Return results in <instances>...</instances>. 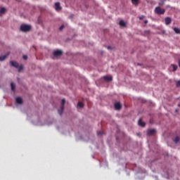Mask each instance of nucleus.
<instances>
[{
    "label": "nucleus",
    "mask_w": 180,
    "mask_h": 180,
    "mask_svg": "<svg viewBox=\"0 0 180 180\" xmlns=\"http://www.w3.org/2000/svg\"><path fill=\"white\" fill-rule=\"evenodd\" d=\"M32 30V26L26 24H22L20 26L21 32H30Z\"/></svg>",
    "instance_id": "1"
},
{
    "label": "nucleus",
    "mask_w": 180,
    "mask_h": 180,
    "mask_svg": "<svg viewBox=\"0 0 180 180\" xmlns=\"http://www.w3.org/2000/svg\"><path fill=\"white\" fill-rule=\"evenodd\" d=\"M154 12L157 15H164V13H165V8H162L160 6H158L155 8Z\"/></svg>",
    "instance_id": "2"
},
{
    "label": "nucleus",
    "mask_w": 180,
    "mask_h": 180,
    "mask_svg": "<svg viewBox=\"0 0 180 180\" xmlns=\"http://www.w3.org/2000/svg\"><path fill=\"white\" fill-rule=\"evenodd\" d=\"M11 64L13 67H15V68H18L19 72L23 70V65H19V63H18L16 61H11Z\"/></svg>",
    "instance_id": "3"
},
{
    "label": "nucleus",
    "mask_w": 180,
    "mask_h": 180,
    "mask_svg": "<svg viewBox=\"0 0 180 180\" xmlns=\"http://www.w3.org/2000/svg\"><path fill=\"white\" fill-rule=\"evenodd\" d=\"M64 105H65V98H63L60 103V109L58 110V113L61 116L64 112Z\"/></svg>",
    "instance_id": "4"
},
{
    "label": "nucleus",
    "mask_w": 180,
    "mask_h": 180,
    "mask_svg": "<svg viewBox=\"0 0 180 180\" xmlns=\"http://www.w3.org/2000/svg\"><path fill=\"white\" fill-rule=\"evenodd\" d=\"M169 71L174 72L178 70V65L175 64H172L169 68Z\"/></svg>",
    "instance_id": "5"
},
{
    "label": "nucleus",
    "mask_w": 180,
    "mask_h": 180,
    "mask_svg": "<svg viewBox=\"0 0 180 180\" xmlns=\"http://www.w3.org/2000/svg\"><path fill=\"white\" fill-rule=\"evenodd\" d=\"M53 56L55 57H59V56H63V51L61 50H57L55 52H53Z\"/></svg>",
    "instance_id": "6"
},
{
    "label": "nucleus",
    "mask_w": 180,
    "mask_h": 180,
    "mask_svg": "<svg viewBox=\"0 0 180 180\" xmlns=\"http://www.w3.org/2000/svg\"><path fill=\"white\" fill-rule=\"evenodd\" d=\"M157 133V131L155 129H148L147 131L148 136H154Z\"/></svg>",
    "instance_id": "7"
},
{
    "label": "nucleus",
    "mask_w": 180,
    "mask_h": 180,
    "mask_svg": "<svg viewBox=\"0 0 180 180\" xmlns=\"http://www.w3.org/2000/svg\"><path fill=\"white\" fill-rule=\"evenodd\" d=\"M55 9L56 11H61V9H63L61 6L60 5V2H56L55 4Z\"/></svg>",
    "instance_id": "8"
},
{
    "label": "nucleus",
    "mask_w": 180,
    "mask_h": 180,
    "mask_svg": "<svg viewBox=\"0 0 180 180\" xmlns=\"http://www.w3.org/2000/svg\"><path fill=\"white\" fill-rule=\"evenodd\" d=\"M165 25L168 26V25H171V22H172V20L169 17H167L165 19Z\"/></svg>",
    "instance_id": "9"
},
{
    "label": "nucleus",
    "mask_w": 180,
    "mask_h": 180,
    "mask_svg": "<svg viewBox=\"0 0 180 180\" xmlns=\"http://www.w3.org/2000/svg\"><path fill=\"white\" fill-rule=\"evenodd\" d=\"M16 103H18L19 105H22L23 103V99L20 97H17L15 98Z\"/></svg>",
    "instance_id": "10"
},
{
    "label": "nucleus",
    "mask_w": 180,
    "mask_h": 180,
    "mask_svg": "<svg viewBox=\"0 0 180 180\" xmlns=\"http://www.w3.org/2000/svg\"><path fill=\"white\" fill-rule=\"evenodd\" d=\"M115 108L116 109V110H120V109H122V104L120 103H116L115 104Z\"/></svg>",
    "instance_id": "11"
},
{
    "label": "nucleus",
    "mask_w": 180,
    "mask_h": 180,
    "mask_svg": "<svg viewBox=\"0 0 180 180\" xmlns=\"http://www.w3.org/2000/svg\"><path fill=\"white\" fill-rule=\"evenodd\" d=\"M11 91L15 92V91L16 89V84H15L14 83H11Z\"/></svg>",
    "instance_id": "12"
},
{
    "label": "nucleus",
    "mask_w": 180,
    "mask_h": 180,
    "mask_svg": "<svg viewBox=\"0 0 180 180\" xmlns=\"http://www.w3.org/2000/svg\"><path fill=\"white\" fill-rule=\"evenodd\" d=\"M139 126H141V127H144V126H146V122H143L141 120H139Z\"/></svg>",
    "instance_id": "13"
},
{
    "label": "nucleus",
    "mask_w": 180,
    "mask_h": 180,
    "mask_svg": "<svg viewBox=\"0 0 180 180\" xmlns=\"http://www.w3.org/2000/svg\"><path fill=\"white\" fill-rule=\"evenodd\" d=\"M5 12H6V8H1L0 9V16H1V15H4V13H5Z\"/></svg>",
    "instance_id": "14"
},
{
    "label": "nucleus",
    "mask_w": 180,
    "mask_h": 180,
    "mask_svg": "<svg viewBox=\"0 0 180 180\" xmlns=\"http://www.w3.org/2000/svg\"><path fill=\"white\" fill-rule=\"evenodd\" d=\"M8 56H9V53H8V55L0 56V61H4L6 58V57H8Z\"/></svg>",
    "instance_id": "15"
},
{
    "label": "nucleus",
    "mask_w": 180,
    "mask_h": 180,
    "mask_svg": "<svg viewBox=\"0 0 180 180\" xmlns=\"http://www.w3.org/2000/svg\"><path fill=\"white\" fill-rule=\"evenodd\" d=\"M103 79L105 81H112V77H109V76H104L103 77Z\"/></svg>",
    "instance_id": "16"
},
{
    "label": "nucleus",
    "mask_w": 180,
    "mask_h": 180,
    "mask_svg": "<svg viewBox=\"0 0 180 180\" xmlns=\"http://www.w3.org/2000/svg\"><path fill=\"white\" fill-rule=\"evenodd\" d=\"M120 26H122L123 27L126 26V22H124V20H122L120 21Z\"/></svg>",
    "instance_id": "17"
},
{
    "label": "nucleus",
    "mask_w": 180,
    "mask_h": 180,
    "mask_svg": "<svg viewBox=\"0 0 180 180\" xmlns=\"http://www.w3.org/2000/svg\"><path fill=\"white\" fill-rule=\"evenodd\" d=\"M174 31L175 32V33H176V34H180V29L179 28L174 27Z\"/></svg>",
    "instance_id": "18"
},
{
    "label": "nucleus",
    "mask_w": 180,
    "mask_h": 180,
    "mask_svg": "<svg viewBox=\"0 0 180 180\" xmlns=\"http://www.w3.org/2000/svg\"><path fill=\"white\" fill-rule=\"evenodd\" d=\"M174 142L176 144L179 142V137L176 136L174 139Z\"/></svg>",
    "instance_id": "19"
},
{
    "label": "nucleus",
    "mask_w": 180,
    "mask_h": 180,
    "mask_svg": "<svg viewBox=\"0 0 180 180\" xmlns=\"http://www.w3.org/2000/svg\"><path fill=\"white\" fill-rule=\"evenodd\" d=\"M133 5H137L139 4V0H131Z\"/></svg>",
    "instance_id": "20"
},
{
    "label": "nucleus",
    "mask_w": 180,
    "mask_h": 180,
    "mask_svg": "<svg viewBox=\"0 0 180 180\" xmlns=\"http://www.w3.org/2000/svg\"><path fill=\"white\" fill-rule=\"evenodd\" d=\"M77 106H79V108H84V103L79 102Z\"/></svg>",
    "instance_id": "21"
},
{
    "label": "nucleus",
    "mask_w": 180,
    "mask_h": 180,
    "mask_svg": "<svg viewBox=\"0 0 180 180\" xmlns=\"http://www.w3.org/2000/svg\"><path fill=\"white\" fill-rule=\"evenodd\" d=\"M97 134L98 136H102L103 134V131H98Z\"/></svg>",
    "instance_id": "22"
},
{
    "label": "nucleus",
    "mask_w": 180,
    "mask_h": 180,
    "mask_svg": "<svg viewBox=\"0 0 180 180\" xmlns=\"http://www.w3.org/2000/svg\"><path fill=\"white\" fill-rule=\"evenodd\" d=\"M145 18H146V16L142 15V16L139 17V19H140V20H143Z\"/></svg>",
    "instance_id": "23"
},
{
    "label": "nucleus",
    "mask_w": 180,
    "mask_h": 180,
    "mask_svg": "<svg viewBox=\"0 0 180 180\" xmlns=\"http://www.w3.org/2000/svg\"><path fill=\"white\" fill-rule=\"evenodd\" d=\"M176 86H180V80L176 82Z\"/></svg>",
    "instance_id": "24"
},
{
    "label": "nucleus",
    "mask_w": 180,
    "mask_h": 180,
    "mask_svg": "<svg viewBox=\"0 0 180 180\" xmlns=\"http://www.w3.org/2000/svg\"><path fill=\"white\" fill-rule=\"evenodd\" d=\"M64 29V25H61L59 28V30H63Z\"/></svg>",
    "instance_id": "25"
},
{
    "label": "nucleus",
    "mask_w": 180,
    "mask_h": 180,
    "mask_svg": "<svg viewBox=\"0 0 180 180\" xmlns=\"http://www.w3.org/2000/svg\"><path fill=\"white\" fill-rule=\"evenodd\" d=\"M23 59L24 60H27V56H26V55L23 56Z\"/></svg>",
    "instance_id": "26"
},
{
    "label": "nucleus",
    "mask_w": 180,
    "mask_h": 180,
    "mask_svg": "<svg viewBox=\"0 0 180 180\" xmlns=\"http://www.w3.org/2000/svg\"><path fill=\"white\" fill-rule=\"evenodd\" d=\"M147 23H148V20H146L144 21V24L147 25Z\"/></svg>",
    "instance_id": "27"
},
{
    "label": "nucleus",
    "mask_w": 180,
    "mask_h": 180,
    "mask_svg": "<svg viewBox=\"0 0 180 180\" xmlns=\"http://www.w3.org/2000/svg\"><path fill=\"white\" fill-rule=\"evenodd\" d=\"M108 50L110 49V46H108Z\"/></svg>",
    "instance_id": "28"
},
{
    "label": "nucleus",
    "mask_w": 180,
    "mask_h": 180,
    "mask_svg": "<svg viewBox=\"0 0 180 180\" xmlns=\"http://www.w3.org/2000/svg\"><path fill=\"white\" fill-rule=\"evenodd\" d=\"M137 65H141V64H140V63H138Z\"/></svg>",
    "instance_id": "29"
},
{
    "label": "nucleus",
    "mask_w": 180,
    "mask_h": 180,
    "mask_svg": "<svg viewBox=\"0 0 180 180\" xmlns=\"http://www.w3.org/2000/svg\"><path fill=\"white\" fill-rule=\"evenodd\" d=\"M176 112H178V110H176Z\"/></svg>",
    "instance_id": "30"
},
{
    "label": "nucleus",
    "mask_w": 180,
    "mask_h": 180,
    "mask_svg": "<svg viewBox=\"0 0 180 180\" xmlns=\"http://www.w3.org/2000/svg\"><path fill=\"white\" fill-rule=\"evenodd\" d=\"M178 106H179V108H180V104H179Z\"/></svg>",
    "instance_id": "31"
}]
</instances>
